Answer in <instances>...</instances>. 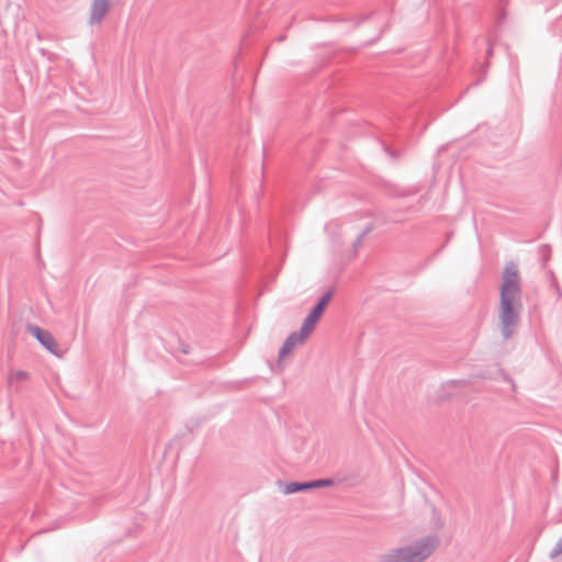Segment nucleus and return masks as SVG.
Instances as JSON below:
<instances>
[{"label":"nucleus","instance_id":"1","mask_svg":"<svg viewBox=\"0 0 562 562\" xmlns=\"http://www.w3.org/2000/svg\"><path fill=\"white\" fill-rule=\"evenodd\" d=\"M521 306L519 271L514 263H509L504 269L499 286L498 321L505 338L513 334L518 324Z\"/></svg>","mask_w":562,"mask_h":562},{"label":"nucleus","instance_id":"2","mask_svg":"<svg viewBox=\"0 0 562 562\" xmlns=\"http://www.w3.org/2000/svg\"><path fill=\"white\" fill-rule=\"evenodd\" d=\"M437 546L438 539L427 536L409 544L387 550L375 562H424L435 552Z\"/></svg>","mask_w":562,"mask_h":562},{"label":"nucleus","instance_id":"3","mask_svg":"<svg viewBox=\"0 0 562 562\" xmlns=\"http://www.w3.org/2000/svg\"><path fill=\"white\" fill-rule=\"evenodd\" d=\"M111 9L110 0H91L89 11H88V23L90 25L100 24Z\"/></svg>","mask_w":562,"mask_h":562},{"label":"nucleus","instance_id":"4","mask_svg":"<svg viewBox=\"0 0 562 562\" xmlns=\"http://www.w3.org/2000/svg\"><path fill=\"white\" fill-rule=\"evenodd\" d=\"M334 482L331 480H316L308 483H296L290 482L283 485L282 492L284 494H292L300 491H306L311 488L331 486Z\"/></svg>","mask_w":562,"mask_h":562},{"label":"nucleus","instance_id":"5","mask_svg":"<svg viewBox=\"0 0 562 562\" xmlns=\"http://www.w3.org/2000/svg\"><path fill=\"white\" fill-rule=\"evenodd\" d=\"M30 331L43 347H45L49 352L57 355V344L49 331L37 326L31 327Z\"/></svg>","mask_w":562,"mask_h":562},{"label":"nucleus","instance_id":"6","mask_svg":"<svg viewBox=\"0 0 562 562\" xmlns=\"http://www.w3.org/2000/svg\"><path fill=\"white\" fill-rule=\"evenodd\" d=\"M322 315L314 310L305 317L299 334H301L305 339H307L311 334L314 331L317 323L319 322Z\"/></svg>","mask_w":562,"mask_h":562},{"label":"nucleus","instance_id":"7","mask_svg":"<svg viewBox=\"0 0 562 562\" xmlns=\"http://www.w3.org/2000/svg\"><path fill=\"white\" fill-rule=\"evenodd\" d=\"M306 339L299 333H292L280 349L279 357L283 359L292 352L295 346L302 345Z\"/></svg>","mask_w":562,"mask_h":562},{"label":"nucleus","instance_id":"8","mask_svg":"<svg viewBox=\"0 0 562 562\" xmlns=\"http://www.w3.org/2000/svg\"><path fill=\"white\" fill-rule=\"evenodd\" d=\"M306 339L299 333H292L280 349L279 357L283 359L292 352L295 346L302 345Z\"/></svg>","mask_w":562,"mask_h":562},{"label":"nucleus","instance_id":"9","mask_svg":"<svg viewBox=\"0 0 562 562\" xmlns=\"http://www.w3.org/2000/svg\"><path fill=\"white\" fill-rule=\"evenodd\" d=\"M331 299H333V292L331 291L326 292L313 310L315 312L319 313L321 315H323L325 308L327 307V305L329 304Z\"/></svg>","mask_w":562,"mask_h":562},{"label":"nucleus","instance_id":"10","mask_svg":"<svg viewBox=\"0 0 562 562\" xmlns=\"http://www.w3.org/2000/svg\"><path fill=\"white\" fill-rule=\"evenodd\" d=\"M29 379V373L26 371L16 370L12 371L8 375L9 383L13 384L20 381H25Z\"/></svg>","mask_w":562,"mask_h":562},{"label":"nucleus","instance_id":"11","mask_svg":"<svg viewBox=\"0 0 562 562\" xmlns=\"http://www.w3.org/2000/svg\"><path fill=\"white\" fill-rule=\"evenodd\" d=\"M562 554V538L558 541V543L555 544L552 553H551V557L552 558H555L558 555Z\"/></svg>","mask_w":562,"mask_h":562}]
</instances>
